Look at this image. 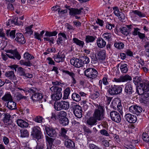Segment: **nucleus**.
<instances>
[{"instance_id": "nucleus-1", "label": "nucleus", "mask_w": 149, "mask_h": 149, "mask_svg": "<svg viewBox=\"0 0 149 149\" xmlns=\"http://www.w3.org/2000/svg\"><path fill=\"white\" fill-rule=\"evenodd\" d=\"M97 108L94 110L93 116L98 121L102 120L104 118V107L100 104H97Z\"/></svg>"}, {"instance_id": "nucleus-2", "label": "nucleus", "mask_w": 149, "mask_h": 149, "mask_svg": "<svg viewBox=\"0 0 149 149\" xmlns=\"http://www.w3.org/2000/svg\"><path fill=\"white\" fill-rule=\"evenodd\" d=\"M85 75L87 77L93 79L97 77L98 72L95 69L90 68L87 69L84 72Z\"/></svg>"}, {"instance_id": "nucleus-3", "label": "nucleus", "mask_w": 149, "mask_h": 149, "mask_svg": "<svg viewBox=\"0 0 149 149\" xmlns=\"http://www.w3.org/2000/svg\"><path fill=\"white\" fill-rule=\"evenodd\" d=\"M122 88L119 85H112L108 90V93L111 95H116L121 93Z\"/></svg>"}, {"instance_id": "nucleus-4", "label": "nucleus", "mask_w": 149, "mask_h": 149, "mask_svg": "<svg viewBox=\"0 0 149 149\" xmlns=\"http://www.w3.org/2000/svg\"><path fill=\"white\" fill-rule=\"evenodd\" d=\"M112 106L114 108H116L117 107L120 114L123 115V107L121 104L120 100L119 98H115L112 101Z\"/></svg>"}, {"instance_id": "nucleus-5", "label": "nucleus", "mask_w": 149, "mask_h": 149, "mask_svg": "<svg viewBox=\"0 0 149 149\" xmlns=\"http://www.w3.org/2000/svg\"><path fill=\"white\" fill-rule=\"evenodd\" d=\"M72 108L74 110L73 112L75 116L78 118L82 116V110L81 107L79 105H76L72 106Z\"/></svg>"}, {"instance_id": "nucleus-6", "label": "nucleus", "mask_w": 149, "mask_h": 149, "mask_svg": "<svg viewBox=\"0 0 149 149\" xmlns=\"http://www.w3.org/2000/svg\"><path fill=\"white\" fill-rule=\"evenodd\" d=\"M110 116L111 120L116 123L121 121V118L119 113L115 111H113L110 113Z\"/></svg>"}, {"instance_id": "nucleus-7", "label": "nucleus", "mask_w": 149, "mask_h": 149, "mask_svg": "<svg viewBox=\"0 0 149 149\" xmlns=\"http://www.w3.org/2000/svg\"><path fill=\"white\" fill-rule=\"evenodd\" d=\"M31 135L34 137H36L38 139L41 138V132L40 129L37 126H34L32 128Z\"/></svg>"}, {"instance_id": "nucleus-8", "label": "nucleus", "mask_w": 149, "mask_h": 149, "mask_svg": "<svg viewBox=\"0 0 149 149\" xmlns=\"http://www.w3.org/2000/svg\"><path fill=\"white\" fill-rule=\"evenodd\" d=\"M15 40L18 44H24L26 42L24 36L20 33H17L16 34Z\"/></svg>"}, {"instance_id": "nucleus-9", "label": "nucleus", "mask_w": 149, "mask_h": 149, "mask_svg": "<svg viewBox=\"0 0 149 149\" xmlns=\"http://www.w3.org/2000/svg\"><path fill=\"white\" fill-rule=\"evenodd\" d=\"M129 111L134 114L138 115L142 110L141 107L137 105H132L129 108Z\"/></svg>"}, {"instance_id": "nucleus-10", "label": "nucleus", "mask_w": 149, "mask_h": 149, "mask_svg": "<svg viewBox=\"0 0 149 149\" xmlns=\"http://www.w3.org/2000/svg\"><path fill=\"white\" fill-rule=\"evenodd\" d=\"M114 80V81L116 82H125L131 81L132 78L129 75L126 74L120 77L119 78H115Z\"/></svg>"}, {"instance_id": "nucleus-11", "label": "nucleus", "mask_w": 149, "mask_h": 149, "mask_svg": "<svg viewBox=\"0 0 149 149\" xmlns=\"http://www.w3.org/2000/svg\"><path fill=\"white\" fill-rule=\"evenodd\" d=\"M124 91L126 95H131L134 92L133 86L130 84H126L125 85Z\"/></svg>"}, {"instance_id": "nucleus-12", "label": "nucleus", "mask_w": 149, "mask_h": 149, "mask_svg": "<svg viewBox=\"0 0 149 149\" xmlns=\"http://www.w3.org/2000/svg\"><path fill=\"white\" fill-rule=\"evenodd\" d=\"M71 64L75 67L79 68L82 67L83 66V63L81 61L80 58H74V59H71L70 60Z\"/></svg>"}, {"instance_id": "nucleus-13", "label": "nucleus", "mask_w": 149, "mask_h": 149, "mask_svg": "<svg viewBox=\"0 0 149 149\" xmlns=\"http://www.w3.org/2000/svg\"><path fill=\"white\" fill-rule=\"evenodd\" d=\"M5 76L11 80L15 84H16L17 83V81H16L17 78L13 71H7L5 74Z\"/></svg>"}, {"instance_id": "nucleus-14", "label": "nucleus", "mask_w": 149, "mask_h": 149, "mask_svg": "<svg viewBox=\"0 0 149 149\" xmlns=\"http://www.w3.org/2000/svg\"><path fill=\"white\" fill-rule=\"evenodd\" d=\"M125 119L129 122L131 123H135L137 120V118L136 116L129 113H127L125 116Z\"/></svg>"}, {"instance_id": "nucleus-15", "label": "nucleus", "mask_w": 149, "mask_h": 149, "mask_svg": "<svg viewBox=\"0 0 149 149\" xmlns=\"http://www.w3.org/2000/svg\"><path fill=\"white\" fill-rule=\"evenodd\" d=\"M65 55L64 54L61 53H58L55 55L53 57L54 61L57 62H62L64 60Z\"/></svg>"}, {"instance_id": "nucleus-16", "label": "nucleus", "mask_w": 149, "mask_h": 149, "mask_svg": "<svg viewBox=\"0 0 149 149\" xmlns=\"http://www.w3.org/2000/svg\"><path fill=\"white\" fill-rule=\"evenodd\" d=\"M70 10L69 14L71 15L74 16L76 15H79L82 11L83 8H80L79 9L77 8H69Z\"/></svg>"}, {"instance_id": "nucleus-17", "label": "nucleus", "mask_w": 149, "mask_h": 149, "mask_svg": "<svg viewBox=\"0 0 149 149\" xmlns=\"http://www.w3.org/2000/svg\"><path fill=\"white\" fill-rule=\"evenodd\" d=\"M9 51H10L9 52L12 54H6L7 56L9 58L15 59V57L18 60L20 59L21 56L18 52H15L14 51L10 50Z\"/></svg>"}, {"instance_id": "nucleus-18", "label": "nucleus", "mask_w": 149, "mask_h": 149, "mask_svg": "<svg viewBox=\"0 0 149 149\" xmlns=\"http://www.w3.org/2000/svg\"><path fill=\"white\" fill-rule=\"evenodd\" d=\"M45 130L47 134L50 136L53 137L56 136L57 133L55 130L47 127L45 128Z\"/></svg>"}, {"instance_id": "nucleus-19", "label": "nucleus", "mask_w": 149, "mask_h": 149, "mask_svg": "<svg viewBox=\"0 0 149 149\" xmlns=\"http://www.w3.org/2000/svg\"><path fill=\"white\" fill-rule=\"evenodd\" d=\"M43 95L41 93H37L33 94L31 97L33 102H37L42 99Z\"/></svg>"}, {"instance_id": "nucleus-20", "label": "nucleus", "mask_w": 149, "mask_h": 149, "mask_svg": "<svg viewBox=\"0 0 149 149\" xmlns=\"http://www.w3.org/2000/svg\"><path fill=\"white\" fill-rule=\"evenodd\" d=\"M97 121H98V120H97L93 116L88 119L86 123L88 125L92 126L97 124Z\"/></svg>"}, {"instance_id": "nucleus-21", "label": "nucleus", "mask_w": 149, "mask_h": 149, "mask_svg": "<svg viewBox=\"0 0 149 149\" xmlns=\"http://www.w3.org/2000/svg\"><path fill=\"white\" fill-rule=\"evenodd\" d=\"M64 145L67 148H73L75 147V143L74 142L69 139L65 140Z\"/></svg>"}, {"instance_id": "nucleus-22", "label": "nucleus", "mask_w": 149, "mask_h": 149, "mask_svg": "<svg viewBox=\"0 0 149 149\" xmlns=\"http://www.w3.org/2000/svg\"><path fill=\"white\" fill-rule=\"evenodd\" d=\"M15 30H10L8 29L6 30V34L8 37L12 39H14L15 37Z\"/></svg>"}, {"instance_id": "nucleus-23", "label": "nucleus", "mask_w": 149, "mask_h": 149, "mask_svg": "<svg viewBox=\"0 0 149 149\" xmlns=\"http://www.w3.org/2000/svg\"><path fill=\"white\" fill-rule=\"evenodd\" d=\"M97 43L98 47L100 48L104 47L106 45V42L102 38H100L97 39Z\"/></svg>"}, {"instance_id": "nucleus-24", "label": "nucleus", "mask_w": 149, "mask_h": 149, "mask_svg": "<svg viewBox=\"0 0 149 149\" xmlns=\"http://www.w3.org/2000/svg\"><path fill=\"white\" fill-rule=\"evenodd\" d=\"M16 103L13 100L7 102L6 106L10 109H14L16 108Z\"/></svg>"}, {"instance_id": "nucleus-25", "label": "nucleus", "mask_w": 149, "mask_h": 149, "mask_svg": "<svg viewBox=\"0 0 149 149\" xmlns=\"http://www.w3.org/2000/svg\"><path fill=\"white\" fill-rule=\"evenodd\" d=\"M139 86V87L141 88L145 92H147L149 91V84L147 82L141 83H140Z\"/></svg>"}, {"instance_id": "nucleus-26", "label": "nucleus", "mask_w": 149, "mask_h": 149, "mask_svg": "<svg viewBox=\"0 0 149 149\" xmlns=\"http://www.w3.org/2000/svg\"><path fill=\"white\" fill-rule=\"evenodd\" d=\"M17 122L18 125L22 127H27L29 125L27 122L21 119L18 120Z\"/></svg>"}, {"instance_id": "nucleus-27", "label": "nucleus", "mask_w": 149, "mask_h": 149, "mask_svg": "<svg viewBox=\"0 0 149 149\" xmlns=\"http://www.w3.org/2000/svg\"><path fill=\"white\" fill-rule=\"evenodd\" d=\"M61 92L55 93L51 95L52 99L54 100H58L61 99L62 97Z\"/></svg>"}, {"instance_id": "nucleus-28", "label": "nucleus", "mask_w": 149, "mask_h": 149, "mask_svg": "<svg viewBox=\"0 0 149 149\" xmlns=\"http://www.w3.org/2000/svg\"><path fill=\"white\" fill-rule=\"evenodd\" d=\"M97 55L99 60H103L106 58V51L105 50L100 51L98 52Z\"/></svg>"}, {"instance_id": "nucleus-29", "label": "nucleus", "mask_w": 149, "mask_h": 149, "mask_svg": "<svg viewBox=\"0 0 149 149\" xmlns=\"http://www.w3.org/2000/svg\"><path fill=\"white\" fill-rule=\"evenodd\" d=\"M63 72L69 75L72 78V83L73 84H75L76 83V81L75 79V74L72 72H70L68 70H63Z\"/></svg>"}, {"instance_id": "nucleus-30", "label": "nucleus", "mask_w": 149, "mask_h": 149, "mask_svg": "<svg viewBox=\"0 0 149 149\" xmlns=\"http://www.w3.org/2000/svg\"><path fill=\"white\" fill-rule=\"evenodd\" d=\"M2 100L5 101H8L13 100L11 94L9 93L6 94L2 97Z\"/></svg>"}, {"instance_id": "nucleus-31", "label": "nucleus", "mask_w": 149, "mask_h": 149, "mask_svg": "<svg viewBox=\"0 0 149 149\" xmlns=\"http://www.w3.org/2000/svg\"><path fill=\"white\" fill-rule=\"evenodd\" d=\"M20 136L22 137H27L29 136V133L27 130L22 129L20 130Z\"/></svg>"}, {"instance_id": "nucleus-32", "label": "nucleus", "mask_w": 149, "mask_h": 149, "mask_svg": "<svg viewBox=\"0 0 149 149\" xmlns=\"http://www.w3.org/2000/svg\"><path fill=\"white\" fill-rule=\"evenodd\" d=\"M61 103L62 109L67 110L70 107L69 102L65 101H61Z\"/></svg>"}, {"instance_id": "nucleus-33", "label": "nucleus", "mask_w": 149, "mask_h": 149, "mask_svg": "<svg viewBox=\"0 0 149 149\" xmlns=\"http://www.w3.org/2000/svg\"><path fill=\"white\" fill-rule=\"evenodd\" d=\"M141 102L145 104H148L149 103V95L145 94V95L142 96Z\"/></svg>"}, {"instance_id": "nucleus-34", "label": "nucleus", "mask_w": 149, "mask_h": 149, "mask_svg": "<svg viewBox=\"0 0 149 149\" xmlns=\"http://www.w3.org/2000/svg\"><path fill=\"white\" fill-rule=\"evenodd\" d=\"M61 102H55L54 104V107L56 111H58L62 109Z\"/></svg>"}, {"instance_id": "nucleus-35", "label": "nucleus", "mask_w": 149, "mask_h": 149, "mask_svg": "<svg viewBox=\"0 0 149 149\" xmlns=\"http://www.w3.org/2000/svg\"><path fill=\"white\" fill-rule=\"evenodd\" d=\"M73 41L74 43L82 47L84 44V42L83 41L80 40L75 38L73 39Z\"/></svg>"}, {"instance_id": "nucleus-36", "label": "nucleus", "mask_w": 149, "mask_h": 149, "mask_svg": "<svg viewBox=\"0 0 149 149\" xmlns=\"http://www.w3.org/2000/svg\"><path fill=\"white\" fill-rule=\"evenodd\" d=\"M59 122L63 126L68 125L69 123V120L66 117L59 120Z\"/></svg>"}, {"instance_id": "nucleus-37", "label": "nucleus", "mask_w": 149, "mask_h": 149, "mask_svg": "<svg viewBox=\"0 0 149 149\" xmlns=\"http://www.w3.org/2000/svg\"><path fill=\"white\" fill-rule=\"evenodd\" d=\"M70 92L69 88H67L64 91L63 99H66L68 98V96Z\"/></svg>"}, {"instance_id": "nucleus-38", "label": "nucleus", "mask_w": 149, "mask_h": 149, "mask_svg": "<svg viewBox=\"0 0 149 149\" xmlns=\"http://www.w3.org/2000/svg\"><path fill=\"white\" fill-rule=\"evenodd\" d=\"M127 65L125 63L122 64L120 67L122 72L126 73L128 71V69L127 67Z\"/></svg>"}, {"instance_id": "nucleus-39", "label": "nucleus", "mask_w": 149, "mask_h": 149, "mask_svg": "<svg viewBox=\"0 0 149 149\" xmlns=\"http://www.w3.org/2000/svg\"><path fill=\"white\" fill-rule=\"evenodd\" d=\"M17 19L18 18L17 17H16L15 18L14 20H9L8 22V23L7 24L8 25H10L11 24H13L15 25H21V23H19L17 22Z\"/></svg>"}, {"instance_id": "nucleus-40", "label": "nucleus", "mask_w": 149, "mask_h": 149, "mask_svg": "<svg viewBox=\"0 0 149 149\" xmlns=\"http://www.w3.org/2000/svg\"><path fill=\"white\" fill-rule=\"evenodd\" d=\"M72 97L73 100L76 102H79L81 100L80 95L76 93L72 94Z\"/></svg>"}, {"instance_id": "nucleus-41", "label": "nucleus", "mask_w": 149, "mask_h": 149, "mask_svg": "<svg viewBox=\"0 0 149 149\" xmlns=\"http://www.w3.org/2000/svg\"><path fill=\"white\" fill-rule=\"evenodd\" d=\"M120 31L123 34L127 36L130 33V31L127 30V28L125 27H123L120 28Z\"/></svg>"}, {"instance_id": "nucleus-42", "label": "nucleus", "mask_w": 149, "mask_h": 149, "mask_svg": "<svg viewBox=\"0 0 149 149\" xmlns=\"http://www.w3.org/2000/svg\"><path fill=\"white\" fill-rule=\"evenodd\" d=\"M4 115V117L3 119V121L5 123H7L8 122L11 121V116L9 114H5Z\"/></svg>"}, {"instance_id": "nucleus-43", "label": "nucleus", "mask_w": 149, "mask_h": 149, "mask_svg": "<svg viewBox=\"0 0 149 149\" xmlns=\"http://www.w3.org/2000/svg\"><path fill=\"white\" fill-rule=\"evenodd\" d=\"M51 91L55 93H57L58 92H61L62 88H61L58 87L56 86H54L50 88Z\"/></svg>"}, {"instance_id": "nucleus-44", "label": "nucleus", "mask_w": 149, "mask_h": 149, "mask_svg": "<svg viewBox=\"0 0 149 149\" xmlns=\"http://www.w3.org/2000/svg\"><path fill=\"white\" fill-rule=\"evenodd\" d=\"M57 33V32L56 31L53 32H49L46 31L45 34V36L47 37H51L56 36Z\"/></svg>"}, {"instance_id": "nucleus-45", "label": "nucleus", "mask_w": 149, "mask_h": 149, "mask_svg": "<svg viewBox=\"0 0 149 149\" xmlns=\"http://www.w3.org/2000/svg\"><path fill=\"white\" fill-rule=\"evenodd\" d=\"M81 61L83 63V64H88L89 62V60L88 58L86 56H82L80 57Z\"/></svg>"}, {"instance_id": "nucleus-46", "label": "nucleus", "mask_w": 149, "mask_h": 149, "mask_svg": "<svg viewBox=\"0 0 149 149\" xmlns=\"http://www.w3.org/2000/svg\"><path fill=\"white\" fill-rule=\"evenodd\" d=\"M66 116L67 113L66 112L63 111H60L58 114V116L59 120L66 117Z\"/></svg>"}, {"instance_id": "nucleus-47", "label": "nucleus", "mask_w": 149, "mask_h": 149, "mask_svg": "<svg viewBox=\"0 0 149 149\" xmlns=\"http://www.w3.org/2000/svg\"><path fill=\"white\" fill-rule=\"evenodd\" d=\"M24 57L26 60H28V61L34 58V56L29 54L28 52H26L24 54Z\"/></svg>"}, {"instance_id": "nucleus-48", "label": "nucleus", "mask_w": 149, "mask_h": 149, "mask_svg": "<svg viewBox=\"0 0 149 149\" xmlns=\"http://www.w3.org/2000/svg\"><path fill=\"white\" fill-rule=\"evenodd\" d=\"M143 140L146 143H149V136L146 132H143L142 135Z\"/></svg>"}, {"instance_id": "nucleus-49", "label": "nucleus", "mask_w": 149, "mask_h": 149, "mask_svg": "<svg viewBox=\"0 0 149 149\" xmlns=\"http://www.w3.org/2000/svg\"><path fill=\"white\" fill-rule=\"evenodd\" d=\"M38 0H27V3L32 6H36L38 3Z\"/></svg>"}, {"instance_id": "nucleus-50", "label": "nucleus", "mask_w": 149, "mask_h": 149, "mask_svg": "<svg viewBox=\"0 0 149 149\" xmlns=\"http://www.w3.org/2000/svg\"><path fill=\"white\" fill-rule=\"evenodd\" d=\"M95 40V38L92 36H88L86 37V42H93Z\"/></svg>"}, {"instance_id": "nucleus-51", "label": "nucleus", "mask_w": 149, "mask_h": 149, "mask_svg": "<svg viewBox=\"0 0 149 149\" xmlns=\"http://www.w3.org/2000/svg\"><path fill=\"white\" fill-rule=\"evenodd\" d=\"M25 70L22 67H19L17 68V72L21 76H24L25 73Z\"/></svg>"}, {"instance_id": "nucleus-52", "label": "nucleus", "mask_w": 149, "mask_h": 149, "mask_svg": "<svg viewBox=\"0 0 149 149\" xmlns=\"http://www.w3.org/2000/svg\"><path fill=\"white\" fill-rule=\"evenodd\" d=\"M15 95L17 99L19 100H21L22 99H26V96L22 95L21 93L19 92H17Z\"/></svg>"}, {"instance_id": "nucleus-53", "label": "nucleus", "mask_w": 149, "mask_h": 149, "mask_svg": "<svg viewBox=\"0 0 149 149\" xmlns=\"http://www.w3.org/2000/svg\"><path fill=\"white\" fill-rule=\"evenodd\" d=\"M114 46L119 49H123L124 47V44L122 42H118L115 43L114 44Z\"/></svg>"}, {"instance_id": "nucleus-54", "label": "nucleus", "mask_w": 149, "mask_h": 149, "mask_svg": "<svg viewBox=\"0 0 149 149\" xmlns=\"http://www.w3.org/2000/svg\"><path fill=\"white\" fill-rule=\"evenodd\" d=\"M133 12L134 14L138 15L140 17H144L145 16V15L144 13H142L141 12L138 10L133 11Z\"/></svg>"}, {"instance_id": "nucleus-55", "label": "nucleus", "mask_w": 149, "mask_h": 149, "mask_svg": "<svg viewBox=\"0 0 149 149\" xmlns=\"http://www.w3.org/2000/svg\"><path fill=\"white\" fill-rule=\"evenodd\" d=\"M136 92L138 94L140 95L143 94L146 92L141 88L139 87V85L137 87Z\"/></svg>"}, {"instance_id": "nucleus-56", "label": "nucleus", "mask_w": 149, "mask_h": 149, "mask_svg": "<svg viewBox=\"0 0 149 149\" xmlns=\"http://www.w3.org/2000/svg\"><path fill=\"white\" fill-rule=\"evenodd\" d=\"M43 118L40 116H36L34 119V120L38 123H41L42 121Z\"/></svg>"}, {"instance_id": "nucleus-57", "label": "nucleus", "mask_w": 149, "mask_h": 149, "mask_svg": "<svg viewBox=\"0 0 149 149\" xmlns=\"http://www.w3.org/2000/svg\"><path fill=\"white\" fill-rule=\"evenodd\" d=\"M100 133L102 135L106 136H109V134L108 132L105 129L102 130L100 131Z\"/></svg>"}, {"instance_id": "nucleus-58", "label": "nucleus", "mask_w": 149, "mask_h": 149, "mask_svg": "<svg viewBox=\"0 0 149 149\" xmlns=\"http://www.w3.org/2000/svg\"><path fill=\"white\" fill-rule=\"evenodd\" d=\"M103 38L106 40H109L111 37V34L109 33H104L103 34Z\"/></svg>"}, {"instance_id": "nucleus-59", "label": "nucleus", "mask_w": 149, "mask_h": 149, "mask_svg": "<svg viewBox=\"0 0 149 149\" xmlns=\"http://www.w3.org/2000/svg\"><path fill=\"white\" fill-rule=\"evenodd\" d=\"M114 27L115 26L114 25L109 23H107L106 28L107 29L111 30H112L113 28H114Z\"/></svg>"}, {"instance_id": "nucleus-60", "label": "nucleus", "mask_w": 149, "mask_h": 149, "mask_svg": "<svg viewBox=\"0 0 149 149\" xmlns=\"http://www.w3.org/2000/svg\"><path fill=\"white\" fill-rule=\"evenodd\" d=\"M98 59L95 54L93 55L92 57V62L93 63L96 64L98 63Z\"/></svg>"}, {"instance_id": "nucleus-61", "label": "nucleus", "mask_w": 149, "mask_h": 149, "mask_svg": "<svg viewBox=\"0 0 149 149\" xmlns=\"http://www.w3.org/2000/svg\"><path fill=\"white\" fill-rule=\"evenodd\" d=\"M89 147L90 149H102L98 146L92 143L90 144Z\"/></svg>"}, {"instance_id": "nucleus-62", "label": "nucleus", "mask_w": 149, "mask_h": 149, "mask_svg": "<svg viewBox=\"0 0 149 149\" xmlns=\"http://www.w3.org/2000/svg\"><path fill=\"white\" fill-rule=\"evenodd\" d=\"M44 39L47 41H48L49 42L54 44V38L53 37L50 38L49 37L44 38Z\"/></svg>"}, {"instance_id": "nucleus-63", "label": "nucleus", "mask_w": 149, "mask_h": 149, "mask_svg": "<svg viewBox=\"0 0 149 149\" xmlns=\"http://www.w3.org/2000/svg\"><path fill=\"white\" fill-rule=\"evenodd\" d=\"M113 9L114 10V13L115 15L119 17V15L120 13L118 8L117 7H115L113 8Z\"/></svg>"}, {"instance_id": "nucleus-64", "label": "nucleus", "mask_w": 149, "mask_h": 149, "mask_svg": "<svg viewBox=\"0 0 149 149\" xmlns=\"http://www.w3.org/2000/svg\"><path fill=\"white\" fill-rule=\"evenodd\" d=\"M46 140L49 144H51L53 142L54 139L47 136H46Z\"/></svg>"}]
</instances>
